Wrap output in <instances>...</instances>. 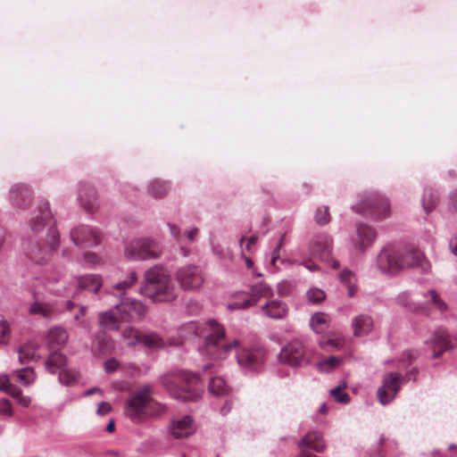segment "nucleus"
<instances>
[{"instance_id":"49530a36","label":"nucleus","mask_w":457,"mask_h":457,"mask_svg":"<svg viewBox=\"0 0 457 457\" xmlns=\"http://www.w3.org/2000/svg\"><path fill=\"white\" fill-rule=\"evenodd\" d=\"M341 360L337 357L331 356L326 361L320 362V368L322 370L328 371L330 369L337 367L340 363Z\"/></svg>"},{"instance_id":"338daca9","label":"nucleus","mask_w":457,"mask_h":457,"mask_svg":"<svg viewBox=\"0 0 457 457\" xmlns=\"http://www.w3.org/2000/svg\"><path fill=\"white\" fill-rule=\"evenodd\" d=\"M450 247L453 254L457 255V236L450 242Z\"/></svg>"},{"instance_id":"4be33fe9","label":"nucleus","mask_w":457,"mask_h":457,"mask_svg":"<svg viewBox=\"0 0 457 457\" xmlns=\"http://www.w3.org/2000/svg\"><path fill=\"white\" fill-rule=\"evenodd\" d=\"M79 202L82 207L89 212H94L98 207L97 195L94 187L89 186L83 187L79 193Z\"/></svg>"},{"instance_id":"6ab92c4d","label":"nucleus","mask_w":457,"mask_h":457,"mask_svg":"<svg viewBox=\"0 0 457 457\" xmlns=\"http://www.w3.org/2000/svg\"><path fill=\"white\" fill-rule=\"evenodd\" d=\"M195 432L194 420L191 416L186 415L180 419L173 420L170 426V433L174 438H183Z\"/></svg>"},{"instance_id":"4c0bfd02","label":"nucleus","mask_w":457,"mask_h":457,"mask_svg":"<svg viewBox=\"0 0 457 457\" xmlns=\"http://www.w3.org/2000/svg\"><path fill=\"white\" fill-rule=\"evenodd\" d=\"M339 278L347 287L349 296H353L356 292V287L353 284L355 280L354 274L349 270H345L339 275Z\"/></svg>"},{"instance_id":"1a4fd4ad","label":"nucleus","mask_w":457,"mask_h":457,"mask_svg":"<svg viewBox=\"0 0 457 457\" xmlns=\"http://www.w3.org/2000/svg\"><path fill=\"white\" fill-rule=\"evenodd\" d=\"M48 237L50 239L48 247H44L41 243L37 241L29 243L26 254L34 262L39 264L46 262L50 259L52 252L58 247L59 234L55 229L49 230Z\"/></svg>"},{"instance_id":"f8f14e48","label":"nucleus","mask_w":457,"mask_h":457,"mask_svg":"<svg viewBox=\"0 0 457 457\" xmlns=\"http://www.w3.org/2000/svg\"><path fill=\"white\" fill-rule=\"evenodd\" d=\"M332 242V238L328 235H318L313 239L311 253L313 257L330 263L333 269H338L339 262L334 260L331 255Z\"/></svg>"},{"instance_id":"f3484780","label":"nucleus","mask_w":457,"mask_h":457,"mask_svg":"<svg viewBox=\"0 0 457 457\" xmlns=\"http://www.w3.org/2000/svg\"><path fill=\"white\" fill-rule=\"evenodd\" d=\"M237 363L245 369L257 368L264 359V351L260 347L242 348L237 354Z\"/></svg>"},{"instance_id":"9d476101","label":"nucleus","mask_w":457,"mask_h":457,"mask_svg":"<svg viewBox=\"0 0 457 457\" xmlns=\"http://www.w3.org/2000/svg\"><path fill=\"white\" fill-rule=\"evenodd\" d=\"M311 358L310 352L303 345V342L295 339L287 343L279 354L282 362L291 366H300L309 361Z\"/></svg>"},{"instance_id":"37998d69","label":"nucleus","mask_w":457,"mask_h":457,"mask_svg":"<svg viewBox=\"0 0 457 457\" xmlns=\"http://www.w3.org/2000/svg\"><path fill=\"white\" fill-rule=\"evenodd\" d=\"M123 337L127 340L128 345H135L141 341V334L133 328H127L123 330Z\"/></svg>"},{"instance_id":"7c9ffc66","label":"nucleus","mask_w":457,"mask_h":457,"mask_svg":"<svg viewBox=\"0 0 457 457\" xmlns=\"http://www.w3.org/2000/svg\"><path fill=\"white\" fill-rule=\"evenodd\" d=\"M79 285L81 288L96 293L102 287V278L98 275H86L79 279Z\"/></svg>"},{"instance_id":"6e6552de","label":"nucleus","mask_w":457,"mask_h":457,"mask_svg":"<svg viewBox=\"0 0 457 457\" xmlns=\"http://www.w3.org/2000/svg\"><path fill=\"white\" fill-rule=\"evenodd\" d=\"M353 210L361 214L383 220L390 215V204L386 197L370 195L363 201L355 204Z\"/></svg>"},{"instance_id":"2eb2a0df","label":"nucleus","mask_w":457,"mask_h":457,"mask_svg":"<svg viewBox=\"0 0 457 457\" xmlns=\"http://www.w3.org/2000/svg\"><path fill=\"white\" fill-rule=\"evenodd\" d=\"M177 279L185 291L199 288L204 283L200 269L192 265L180 268L177 272Z\"/></svg>"},{"instance_id":"79ce46f5","label":"nucleus","mask_w":457,"mask_h":457,"mask_svg":"<svg viewBox=\"0 0 457 457\" xmlns=\"http://www.w3.org/2000/svg\"><path fill=\"white\" fill-rule=\"evenodd\" d=\"M328 321V316L322 312H317L312 317L311 324L313 329L320 333L323 330L322 326L326 325Z\"/></svg>"},{"instance_id":"a18cd8bd","label":"nucleus","mask_w":457,"mask_h":457,"mask_svg":"<svg viewBox=\"0 0 457 457\" xmlns=\"http://www.w3.org/2000/svg\"><path fill=\"white\" fill-rule=\"evenodd\" d=\"M307 297L310 302L317 303L323 301L326 297V294L323 290L320 288H311L307 292Z\"/></svg>"},{"instance_id":"ddd939ff","label":"nucleus","mask_w":457,"mask_h":457,"mask_svg":"<svg viewBox=\"0 0 457 457\" xmlns=\"http://www.w3.org/2000/svg\"><path fill=\"white\" fill-rule=\"evenodd\" d=\"M402 381V376L397 372H391L384 377L383 383L377 393L381 404L386 405L395 399L401 388Z\"/></svg>"},{"instance_id":"20e7f679","label":"nucleus","mask_w":457,"mask_h":457,"mask_svg":"<svg viewBox=\"0 0 457 457\" xmlns=\"http://www.w3.org/2000/svg\"><path fill=\"white\" fill-rule=\"evenodd\" d=\"M151 394L150 387L145 386L132 395L126 404V414L129 419L140 421L165 411L163 405L153 400Z\"/></svg>"},{"instance_id":"69168bd1","label":"nucleus","mask_w":457,"mask_h":457,"mask_svg":"<svg viewBox=\"0 0 457 457\" xmlns=\"http://www.w3.org/2000/svg\"><path fill=\"white\" fill-rule=\"evenodd\" d=\"M231 410V403L229 402H226L224 405L220 409L221 415H227Z\"/></svg>"},{"instance_id":"a878e982","label":"nucleus","mask_w":457,"mask_h":457,"mask_svg":"<svg viewBox=\"0 0 457 457\" xmlns=\"http://www.w3.org/2000/svg\"><path fill=\"white\" fill-rule=\"evenodd\" d=\"M353 333L356 337L369 334L373 328V320L371 317L361 314L357 316L352 323Z\"/></svg>"},{"instance_id":"cd10ccee","label":"nucleus","mask_w":457,"mask_h":457,"mask_svg":"<svg viewBox=\"0 0 457 457\" xmlns=\"http://www.w3.org/2000/svg\"><path fill=\"white\" fill-rule=\"evenodd\" d=\"M358 235V248L361 251H364L374 240L376 237L375 230L363 224H360L357 228Z\"/></svg>"},{"instance_id":"473e14b6","label":"nucleus","mask_w":457,"mask_h":457,"mask_svg":"<svg viewBox=\"0 0 457 457\" xmlns=\"http://www.w3.org/2000/svg\"><path fill=\"white\" fill-rule=\"evenodd\" d=\"M209 390L212 395L221 396L228 395L230 389L223 378L214 377L210 381Z\"/></svg>"},{"instance_id":"680f3d73","label":"nucleus","mask_w":457,"mask_h":457,"mask_svg":"<svg viewBox=\"0 0 457 457\" xmlns=\"http://www.w3.org/2000/svg\"><path fill=\"white\" fill-rule=\"evenodd\" d=\"M449 204L453 211L457 212V189L451 193Z\"/></svg>"},{"instance_id":"5701e85b","label":"nucleus","mask_w":457,"mask_h":457,"mask_svg":"<svg viewBox=\"0 0 457 457\" xmlns=\"http://www.w3.org/2000/svg\"><path fill=\"white\" fill-rule=\"evenodd\" d=\"M68 340L67 332L61 328H52L46 337V342L49 351L58 350L65 345Z\"/></svg>"},{"instance_id":"09e8293b","label":"nucleus","mask_w":457,"mask_h":457,"mask_svg":"<svg viewBox=\"0 0 457 457\" xmlns=\"http://www.w3.org/2000/svg\"><path fill=\"white\" fill-rule=\"evenodd\" d=\"M59 380L62 384L69 385L72 381L76 380V376H75V374H73L68 370H62L60 371Z\"/></svg>"},{"instance_id":"58836bf2","label":"nucleus","mask_w":457,"mask_h":457,"mask_svg":"<svg viewBox=\"0 0 457 457\" xmlns=\"http://www.w3.org/2000/svg\"><path fill=\"white\" fill-rule=\"evenodd\" d=\"M347 385L345 382H342L337 386L334 387L330 394L336 399L337 402L340 403H348L350 401V396L344 392L346 388Z\"/></svg>"},{"instance_id":"7ed1b4c3","label":"nucleus","mask_w":457,"mask_h":457,"mask_svg":"<svg viewBox=\"0 0 457 457\" xmlns=\"http://www.w3.org/2000/svg\"><path fill=\"white\" fill-rule=\"evenodd\" d=\"M163 386L170 395L181 401H194L200 395L199 378L196 375L178 371L163 378Z\"/></svg>"},{"instance_id":"2f4dec72","label":"nucleus","mask_w":457,"mask_h":457,"mask_svg":"<svg viewBox=\"0 0 457 457\" xmlns=\"http://www.w3.org/2000/svg\"><path fill=\"white\" fill-rule=\"evenodd\" d=\"M38 345L33 342L26 343L19 350V360L21 363L29 362L37 357Z\"/></svg>"},{"instance_id":"e2e57ef3","label":"nucleus","mask_w":457,"mask_h":457,"mask_svg":"<svg viewBox=\"0 0 457 457\" xmlns=\"http://www.w3.org/2000/svg\"><path fill=\"white\" fill-rule=\"evenodd\" d=\"M18 403L25 407L30 404L31 399L29 396H25L22 394L17 398Z\"/></svg>"},{"instance_id":"a211bd4d","label":"nucleus","mask_w":457,"mask_h":457,"mask_svg":"<svg viewBox=\"0 0 457 457\" xmlns=\"http://www.w3.org/2000/svg\"><path fill=\"white\" fill-rule=\"evenodd\" d=\"M32 191L24 184L14 185L10 190L12 204L20 210H25L32 201Z\"/></svg>"},{"instance_id":"603ef678","label":"nucleus","mask_w":457,"mask_h":457,"mask_svg":"<svg viewBox=\"0 0 457 457\" xmlns=\"http://www.w3.org/2000/svg\"><path fill=\"white\" fill-rule=\"evenodd\" d=\"M85 261L92 265H97L101 263V259L94 253L87 252L84 254Z\"/></svg>"},{"instance_id":"0eeeda50","label":"nucleus","mask_w":457,"mask_h":457,"mask_svg":"<svg viewBox=\"0 0 457 457\" xmlns=\"http://www.w3.org/2000/svg\"><path fill=\"white\" fill-rule=\"evenodd\" d=\"M162 253L160 245L149 238L132 240L126 247L125 256L129 260L158 258Z\"/></svg>"},{"instance_id":"c9c22d12","label":"nucleus","mask_w":457,"mask_h":457,"mask_svg":"<svg viewBox=\"0 0 457 457\" xmlns=\"http://www.w3.org/2000/svg\"><path fill=\"white\" fill-rule=\"evenodd\" d=\"M169 190L168 184L161 180H154L149 185V192L155 198L163 197Z\"/></svg>"},{"instance_id":"b1692460","label":"nucleus","mask_w":457,"mask_h":457,"mask_svg":"<svg viewBox=\"0 0 457 457\" xmlns=\"http://www.w3.org/2000/svg\"><path fill=\"white\" fill-rule=\"evenodd\" d=\"M121 321L116 309L99 314V327L103 331L117 330Z\"/></svg>"},{"instance_id":"dca6fc26","label":"nucleus","mask_w":457,"mask_h":457,"mask_svg":"<svg viewBox=\"0 0 457 457\" xmlns=\"http://www.w3.org/2000/svg\"><path fill=\"white\" fill-rule=\"evenodd\" d=\"M71 237L76 245L90 247L101 242V234L96 228L87 226L75 228L71 231Z\"/></svg>"},{"instance_id":"bb28decb","label":"nucleus","mask_w":457,"mask_h":457,"mask_svg":"<svg viewBox=\"0 0 457 457\" xmlns=\"http://www.w3.org/2000/svg\"><path fill=\"white\" fill-rule=\"evenodd\" d=\"M50 352L51 353L45 362L46 369L52 374L64 370L66 357L57 350H51Z\"/></svg>"},{"instance_id":"f704fd0d","label":"nucleus","mask_w":457,"mask_h":457,"mask_svg":"<svg viewBox=\"0 0 457 457\" xmlns=\"http://www.w3.org/2000/svg\"><path fill=\"white\" fill-rule=\"evenodd\" d=\"M145 346L153 349H159L164 346L162 339L156 334L152 333L148 335L141 334V341Z\"/></svg>"},{"instance_id":"f03ea898","label":"nucleus","mask_w":457,"mask_h":457,"mask_svg":"<svg viewBox=\"0 0 457 457\" xmlns=\"http://www.w3.org/2000/svg\"><path fill=\"white\" fill-rule=\"evenodd\" d=\"M141 293L154 302L171 301L177 296L170 278L162 266H154L145 273Z\"/></svg>"},{"instance_id":"6e6d98bb","label":"nucleus","mask_w":457,"mask_h":457,"mask_svg":"<svg viewBox=\"0 0 457 457\" xmlns=\"http://www.w3.org/2000/svg\"><path fill=\"white\" fill-rule=\"evenodd\" d=\"M12 384L10 382V378L7 375L0 376V390L6 392Z\"/></svg>"},{"instance_id":"8fccbe9b","label":"nucleus","mask_w":457,"mask_h":457,"mask_svg":"<svg viewBox=\"0 0 457 457\" xmlns=\"http://www.w3.org/2000/svg\"><path fill=\"white\" fill-rule=\"evenodd\" d=\"M0 413L8 416L12 415V408L9 400L3 399L0 401Z\"/></svg>"},{"instance_id":"9b49d317","label":"nucleus","mask_w":457,"mask_h":457,"mask_svg":"<svg viewBox=\"0 0 457 457\" xmlns=\"http://www.w3.org/2000/svg\"><path fill=\"white\" fill-rule=\"evenodd\" d=\"M432 351L433 357H440L444 353L451 351L457 346V338L450 335L444 328H437L428 341Z\"/></svg>"},{"instance_id":"3c124183","label":"nucleus","mask_w":457,"mask_h":457,"mask_svg":"<svg viewBox=\"0 0 457 457\" xmlns=\"http://www.w3.org/2000/svg\"><path fill=\"white\" fill-rule=\"evenodd\" d=\"M415 358H416V354L412 351H408V352L403 353V359L400 361L402 362V366L403 367L409 366L413 361V360H415Z\"/></svg>"},{"instance_id":"393cba45","label":"nucleus","mask_w":457,"mask_h":457,"mask_svg":"<svg viewBox=\"0 0 457 457\" xmlns=\"http://www.w3.org/2000/svg\"><path fill=\"white\" fill-rule=\"evenodd\" d=\"M39 215L31 222V228L34 231L41 230L51 220L52 215L47 202H40L38 204Z\"/></svg>"},{"instance_id":"0e129e2a","label":"nucleus","mask_w":457,"mask_h":457,"mask_svg":"<svg viewBox=\"0 0 457 457\" xmlns=\"http://www.w3.org/2000/svg\"><path fill=\"white\" fill-rule=\"evenodd\" d=\"M197 233H198V228H192L190 230H188L187 232V237L188 238L189 241H193L195 239V237H196Z\"/></svg>"},{"instance_id":"5fc2aeb1","label":"nucleus","mask_w":457,"mask_h":457,"mask_svg":"<svg viewBox=\"0 0 457 457\" xmlns=\"http://www.w3.org/2000/svg\"><path fill=\"white\" fill-rule=\"evenodd\" d=\"M240 292H237L234 295H233V300L232 302L228 304V308L231 309V310H245V309H248L249 307H237L236 305L237 302H243L244 301V297H238V294Z\"/></svg>"},{"instance_id":"ea45409f","label":"nucleus","mask_w":457,"mask_h":457,"mask_svg":"<svg viewBox=\"0 0 457 457\" xmlns=\"http://www.w3.org/2000/svg\"><path fill=\"white\" fill-rule=\"evenodd\" d=\"M430 303L441 312L447 311L448 306L446 303L439 296L438 293L431 289L428 292Z\"/></svg>"},{"instance_id":"e433bc0d","label":"nucleus","mask_w":457,"mask_h":457,"mask_svg":"<svg viewBox=\"0 0 457 457\" xmlns=\"http://www.w3.org/2000/svg\"><path fill=\"white\" fill-rule=\"evenodd\" d=\"M179 336L185 339H190L192 337L200 335V328L197 323L188 322L179 329Z\"/></svg>"},{"instance_id":"052dcab7","label":"nucleus","mask_w":457,"mask_h":457,"mask_svg":"<svg viewBox=\"0 0 457 457\" xmlns=\"http://www.w3.org/2000/svg\"><path fill=\"white\" fill-rule=\"evenodd\" d=\"M5 393L9 394L11 396H12L15 399H17L22 394L21 388H19L18 386H16L14 385H12L10 386V388Z\"/></svg>"},{"instance_id":"39448f33","label":"nucleus","mask_w":457,"mask_h":457,"mask_svg":"<svg viewBox=\"0 0 457 457\" xmlns=\"http://www.w3.org/2000/svg\"><path fill=\"white\" fill-rule=\"evenodd\" d=\"M137 280V273L132 271L127 279L114 286V288L120 291V296L121 298L120 303H118L115 308L122 321L139 320L145 314L146 309L141 302L128 297L123 293L125 289L132 287Z\"/></svg>"},{"instance_id":"a19ab883","label":"nucleus","mask_w":457,"mask_h":457,"mask_svg":"<svg viewBox=\"0 0 457 457\" xmlns=\"http://www.w3.org/2000/svg\"><path fill=\"white\" fill-rule=\"evenodd\" d=\"M320 345L326 349H339L344 345V338L340 336L325 337L322 339V341H320Z\"/></svg>"},{"instance_id":"f257e3e1","label":"nucleus","mask_w":457,"mask_h":457,"mask_svg":"<svg viewBox=\"0 0 457 457\" xmlns=\"http://www.w3.org/2000/svg\"><path fill=\"white\" fill-rule=\"evenodd\" d=\"M378 265L382 272L387 274H396L403 270L414 267H419L423 271L430 268L429 262L423 253L412 245L383 248L378 257Z\"/></svg>"},{"instance_id":"aec40b11","label":"nucleus","mask_w":457,"mask_h":457,"mask_svg":"<svg viewBox=\"0 0 457 457\" xmlns=\"http://www.w3.org/2000/svg\"><path fill=\"white\" fill-rule=\"evenodd\" d=\"M262 312L270 319L282 320L287 315L288 307L285 302L274 299L263 304Z\"/></svg>"},{"instance_id":"13d9d810","label":"nucleus","mask_w":457,"mask_h":457,"mask_svg":"<svg viewBox=\"0 0 457 457\" xmlns=\"http://www.w3.org/2000/svg\"><path fill=\"white\" fill-rule=\"evenodd\" d=\"M97 341H98L99 345L103 344V345H100V348H99V353L102 354L105 353L109 350V348L112 346L110 341L106 338H103L102 340H100V338L98 337Z\"/></svg>"},{"instance_id":"774afa93","label":"nucleus","mask_w":457,"mask_h":457,"mask_svg":"<svg viewBox=\"0 0 457 457\" xmlns=\"http://www.w3.org/2000/svg\"><path fill=\"white\" fill-rule=\"evenodd\" d=\"M303 265L306 267V269H308L311 271H315L318 270V266L310 261L305 262Z\"/></svg>"},{"instance_id":"864d4df0","label":"nucleus","mask_w":457,"mask_h":457,"mask_svg":"<svg viewBox=\"0 0 457 457\" xmlns=\"http://www.w3.org/2000/svg\"><path fill=\"white\" fill-rule=\"evenodd\" d=\"M119 367V362L116 359L112 358L104 362V369L107 372H113Z\"/></svg>"},{"instance_id":"4468645a","label":"nucleus","mask_w":457,"mask_h":457,"mask_svg":"<svg viewBox=\"0 0 457 457\" xmlns=\"http://www.w3.org/2000/svg\"><path fill=\"white\" fill-rule=\"evenodd\" d=\"M273 295L272 288L264 282L256 283L250 287V292H240L238 297H244L243 302H237V307H252L257 304L262 298H270Z\"/></svg>"},{"instance_id":"72a5a7b5","label":"nucleus","mask_w":457,"mask_h":457,"mask_svg":"<svg viewBox=\"0 0 457 457\" xmlns=\"http://www.w3.org/2000/svg\"><path fill=\"white\" fill-rule=\"evenodd\" d=\"M438 195L433 188H426L422 199V206L427 213L430 212L438 204Z\"/></svg>"},{"instance_id":"de8ad7c7","label":"nucleus","mask_w":457,"mask_h":457,"mask_svg":"<svg viewBox=\"0 0 457 457\" xmlns=\"http://www.w3.org/2000/svg\"><path fill=\"white\" fill-rule=\"evenodd\" d=\"M10 338V327L5 320L0 321V344H5Z\"/></svg>"},{"instance_id":"4d7b16f0","label":"nucleus","mask_w":457,"mask_h":457,"mask_svg":"<svg viewBox=\"0 0 457 457\" xmlns=\"http://www.w3.org/2000/svg\"><path fill=\"white\" fill-rule=\"evenodd\" d=\"M111 410H112V407H111L110 403H108L106 402H102L98 404L97 413L100 415H104V414H107L108 412H110Z\"/></svg>"},{"instance_id":"c03bdc74","label":"nucleus","mask_w":457,"mask_h":457,"mask_svg":"<svg viewBox=\"0 0 457 457\" xmlns=\"http://www.w3.org/2000/svg\"><path fill=\"white\" fill-rule=\"evenodd\" d=\"M315 220L320 225H326L330 220L329 209L328 206L319 207L316 211Z\"/></svg>"},{"instance_id":"c85d7f7f","label":"nucleus","mask_w":457,"mask_h":457,"mask_svg":"<svg viewBox=\"0 0 457 457\" xmlns=\"http://www.w3.org/2000/svg\"><path fill=\"white\" fill-rule=\"evenodd\" d=\"M55 312L56 308L54 304L39 301H36L33 303H31L29 309V312L31 315H40L46 319L52 318L54 315Z\"/></svg>"},{"instance_id":"bf43d9fd","label":"nucleus","mask_w":457,"mask_h":457,"mask_svg":"<svg viewBox=\"0 0 457 457\" xmlns=\"http://www.w3.org/2000/svg\"><path fill=\"white\" fill-rule=\"evenodd\" d=\"M284 237H285V235L281 236L280 240H279L276 249L272 253V257H271L272 264H275L276 260L278 259V257H279V249L281 248V246L283 245Z\"/></svg>"},{"instance_id":"c756f323","label":"nucleus","mask_w":457,"mask_h":457,"mask_svg":"<svg viewBox=\"0 0 457 457\" xmlns=\"http://www.w3.org/2000/svg\"><path fill=\"white\" fill-rule=\"evenodd\" d=\"M13 379L22 386H29L37 379V374L34 369L26 367L19 369L13 372Z\"/></svg>"},{"instance_id":"412c9836","label":"nucleus","mask_w":457,"mask_h":457,"mask_svg":"<svg viewBox=\"0 0 457 457\" xmlns=\"http://www.w3.org/2000/svg\"><path fill=\"white\" fill-rule=\"evenodd\" d=\"M300 452L303 450L310 451V449L321 453L325 449L324 441L320 433L309 432L299 442Z\"/></svg>"},{"instance_id":"423d86ee","label":"nucleus","mask_w":457,"mask_h":457,"mask_svg":"<svg viewBox=\"0 0 457 457\" xmlns=\"http://www.w3.org/2000/svg\"><path fill=\"white\" fill-rule=\"evenodd\" d=\"M206 326L210 331V334L205 338L204 346V351L206 354L215 360L223 359L228 353L239 347L240 343L236 339L220 347L219 342L225 337L223 327L213 320H209Z\"/></svg>"}]
</instances>
